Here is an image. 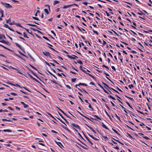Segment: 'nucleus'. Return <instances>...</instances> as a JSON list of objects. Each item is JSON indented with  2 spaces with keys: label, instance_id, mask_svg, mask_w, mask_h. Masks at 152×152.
I'll return each mask as SVG.
<instances>
[{
  "label": "nucleus",
  "instance_id": "39",
  "mask_svg": "<svg viewBox=\"0 0 152 152\" xmlns=\"http://www.w3.org/2000/svg\"><path fill=\"white\" fill-rule=\"evenodd\" d=\"M129 87L130 88H133L134 87L133 86L132 84L129 85Z\"/></svg>",
  "mask_w": 152,
  "mask_h": 152
},
{
  "label": "nucleus",
  "instance_id": "52",
  "mask_svg": "<svg viewBox=\"0 0 152 152\" xmlns=\"http://www.w3.org/2000/svg\"><path fill=\"white\" fill-rule=\"evenodd\" d=\"M102 66H103L106 68V69H109V68L107 66H106V65H103Z\"/></svg>",
  "mask_w": 152,
  "mask_h": 152
},
{
  "label": "nucleus",
  "instance_id": "31",
  "mask_svg": "<svg viewBox=\"0 0 152 152\" xmlns=\"http://www.w3.org/2000/svg\"><path fill=\"white\" fill-rule=\"evenodd\" d=\"M27 25L30 26H36V25L35 24H27Z\"/></svg>",
  "mask_w": 152,
  "mask_h": 152
},
{
  "label": "nucleus",
  "instance_id": "23",
  "mask_svg": "<svg viewBox=\"0 0 152 152\" xmlns=\"http://www.w3.org/2000/svg\"><path fill=\"white\" fill-rule=\"evenodd\" d=\"M77 62L80 64H81V65L83 64L82 62L80 60H77Z\"/></svg>",
  "mask_w": 152,
  "mask_h": 152
},
{
  "label": "nucleus",
  "instance_id": "19",
  "mask_svg": "<svg viewBox=\"0 0 152 152\" xmlns=\"http://www.w3.org/2000/svg\"><path fill=\"white\" fill-rule=\"evenodd\" d=\"M81 115L83 116H84V117H85L86 118H87L89 120H90V119L87 118V117H86V116H84V115L82 114L80 112H79V111H77Z\"/></svg>",
  "mask_w": 152,
  "mask_h": 152
},
{
  "label": "nucleus",
  "instance_id": "17",
  "mask_svg": "<svg viewBox=\"0 0 152 152\" xmlns=\"http://www.w3.org/2000/svg\"><path fill=\"white\" fill-rule=\"evenodd\" d=\"M0 13L1 14V17H4V16H3L4 11L2 10H0Z\"/></svg>",
  "mask_w": 152,
  "mask_h": 152
},
{
  "label": "nucleus",
  "instance_id": "1",
  "mask_svg": "<svg viewBox=\"0 0 152 152\" xmlns=\"http://www.w3.org/2000/svg\"><path fill=\"white\" fill-rule=\"evenodd\" d=\"M1 3L7 8H11L12 7L9 4L4 3L2 2H1Z\"/></svg>",
  "mask_w": 152,
  "mask_h": 152
},
{
  "label": "nucleus",
  "instance_id": "46",
  "mask_svg": "<svg viewBox=\"0 0 152 152\" xmlns=\"http://www.w3.org/2000/svg\"><path fill=\"white\" fill-rule=\"evenodd\" d=\"M76 80V78H72L71 79L72 81V82H74Z\"/></svg>",
  "mask_w": 152,
  "mask_h": 152
},
{
  "label": "nucleus",
  "instance_id": "18",
  "mask_svg": "<svg viewBox=\"0 0 152 152\" xmlns=\"http://www.w3.org/2000/svg\"><path fill=\"white\" fill-rule=\"evenodd\" d=\"M112 129L115 132V133L116 134H117L118 135H120V134L117 132V131H116L115 130V129H114L113 128H112Z\"/></svg>",
  "mask_w": 152,
  "mask_h": 152
},
{
  "label": "nucleus",
  "instance_id": "56",
  "mask_svg": "<svg viewBox=\"0 0 152 152\" xmlns=\"http://www.w3.org/2000/svg\"><path fill=\"white\" fill-rule=\"evenodd\" d=\"M45 6H47L48 7V9H49V10L50 11V6L48 5V4H46L45 5Z\"/></svg>",
  "mask_w": 152,
  "mask_h": 152
},
{
  "label": "nucleus",
  "instance_id": "24",
  "mask_svg": "<svg viewBox=\"0 0 152 152\" xmlns=\"http://www.w3.org/2000/svg\"><path fill=\"white\" fill-rule=\"evenodd\" d=\"M32 18L34 20H39V18H38L33 16Z\"/></svg>",
  "mask_w": 152,
  "mask_h": 152
},
{
  "label": "nucleus",
  "instance_id": "42",
  "mask_svg": "<svg viewBox=\"0 0 152 152\" xmlns=\"http://www.w3.org/2000/svg\"><path fill=\"white\" fill-rule=\"evenodd\" d=\"M102 83L104 84L105 86H107L108 88H109V86L106 83H104V82H102Z\"/></svg>",
  "mask_w": 152,
  "mask_h": 152
},
{
  "label": "nucleus",
  "instance_id": "30",
  "mask_svg": "<svg viewBox=\"0 0 152 152\" xmlns=\"http://www.w3.org/2000/svg\"><path fill=\"white\" fill-rule=\"evenodd\" d=\"M62 123H63V124H64L66 126V125L61 120V119L58 118H57Z\"/></svg>",
  "mask_w": 152,
  "mask_h": 152
},
{
  "label": "nucleus",
  "instance_id": "60",
  "mask_svg": "<svg viewBox=\"0 0 152 152\" xmlns=\"http://www.w3.org/2000/svg\"><path fill=\"white\" fill-rule=\"evenodd\" d=\"M17 131L18 132H25L23 130H17Z\"/></svg>",
  "mask_w": 152,
  "mask_h": 152
},
{
  "label": "nucleus",
  "instance_id": "8",
  "mask_svg": "<svg viewBox=\"0 0 152 152\" xmlns=\"http://www.w3.org/2000/svg\"><path fill=\"white\" fill-rule=\"evenodd\" d=\"M11 67L13 69H14L17 71L18 73L20 74H22V73L20 72V71L18 69L13 67L11 66Z\"/></svg>",
  "mask_w": 152,
  "mask_h": 152
},
{
  "label": "nucleus",
  "instance_id": "6",
  "mask_svg": "<svg viewBox=\"0 0 152 152\" xmlns=\"http://www.w3.org/2000/svg\"><path fill=\"white\" fill-rule=\"evenodd\" d=\"M43 53L46 56H50V53L48 52H43Z\"/></svg>",
  "mask_w": 152,
  "mask_h": 152
},
{
  "label": "nucleus",
  "instance_id": "26",
  "mask_svg": "<svg viewBox=\"0 0 152 152\" xmlns=\"http://www.w3.org/2000/svg\"><path fill=\"white\" fill-rule=\"evenodd\" d=\"M0 42H2V43H5V44H6L7 43V42L5 41V40H0Z\"/></svg>",
  "mask_w": 152,
  "mask_h": 152
},
{
  "label": "nucleus",
  "instance_id": "45",
  "mask_svg": "<svg viewBox=\"0 0 152 152\" xmlns=\"http://www.w3.org/2000/svg\"><path fill=\"white\" fill-rule=\"evenodd\" d=\"M81 44H82V45L83 46H84V44L83 42H80L79 43V46L80 47H81Z\"/></svg>",
  "mask_w": 152,
  "mask_h": 152
},
{
  "label": "nucleus",
  "instance_id": "22",
  "mask_svg": "<svg viewBox=\"0 0 152 152\" xmlns=\"http://www.w3.org/2000/svg\"><path fill=\"white\" fill-rule=\"evenodd\" d=\"M23 36L24 37H26L27 38H28V37L27 36V35L26 34V33L25 32H23Z\"/></svg>",
  "mask_w": 152,
  "mask_h": 152
},
{
  "label": "nucleus",
  "instance_id": "47",
  "mask_svg": "<svg viewBox=\"0 0 152 152\" xmlns=\"http://www.w3.org/2000/svg\"><path fill=\"white\" fill-rule=\"evenodd\" d=\"M103 45L104 46L106 44V42L104 40H103Z\"/></svg>",
  "mask_w": 152,
  "mask_h": 152
},
{
  "label": "nucleus",
  "instance_id": "25",
  "mask_svg": "<svg viewBox=\"0 0 152 152\" xmlns=\"http://www.w3.org/2000/svg\"><path fill=\"white\" fill-rule=\"evenodd\" d=\"M87 140L88 141V142L90 143L91 145H93V143L88 139V138L87 137H86Z\"/></svg>",
  "mask_w": 152,
  "mask_h": 152
},
{
  "label": "nucleus",
  "instance_id": "41",
  "mask_svg": "<svg viewBox=\"0 0 152 152\" xmlns=\"http://www.w3.org/2000/svg\"><path fill=\"white\" fill-rule=\"evenodd\" d=\"M88 74L90 76H91V77L92 78H93V79H94L95 78V77L93 76L92 75H91L89 73H88Z\"/></svg>",
  "mask_w": 152,
  "mask_h": 152
},
{
  "label": "nucleus",
  "instance_id": "20",
  "mask_svg": "<svg viewBox=\"0 0 152 152\" xmlns=\"http://www.w3.org/2000/svg\"><path fill=\"white\" fill-rule=\"evenodd\" d=\"M67 57H68V58H71V59H75V58L73 57H72V56H71L68 55H67Z\"/></svg>",
  "mask_w": 152,
  "mask_h": 152
},
{
  "label": "nucleus",
  "instance_id": "59",
  "mask_svg": "<svg viewBox=\"0 0 152 152\" xmlns=\"http://www.w3.org/2000/svg\"><path fill=\"white\" fill-rule=\"evenodd\" d=\"M83 4L86 5H87L88 4V2H83Z\"/></svg>",
  "mask_w": 152,
  "mask_h": 152
},
{
  "label": "nucleus",
  "instance_id": "28",
  "mask_svg": "<svg viewBox=\"0 0 152 152\" xmlns=\"http://www.w3.org/2000/svg\"><path fill=\"white\" fill-rule=\"evenodd\" d=\"M108 97L111 98V99H114V100L115 99V98H114L112 96L110 95H109V96H108Z\"/></svg>",
  "mask_w": 152,
  "mask_h": 152
},
{
  "label": "nucleus",
  "instance_id": "63",
  "mask_svg": "<svg viewBox=\"0 0 152 152\" xmlns=\"http://www.w3.org/2000/svg\"><path fill=\"white\" fill-rule=\"evenodd\" d=\"M90 84L92 85H94V83L93 82H91L90 83Z\"/></svg>",
  "mask_w": 152,
  "mask_h": 152
},
{
  "label": "nucleus",
  "instance_id": "2",
  "mask_svg": "<svg viewBox=\"0 0 152 152\" xmlns=\"http://www.w3.org/2000/svg\"><path fill=\"white\" fill-rule=\"evenodd\" d=\"M72 125L73 127L78 129H80V127L77 124L75 123H72Z\"/></svg>",
  "mask_w": 152,
  "mask_h": 152
},
{
  "label": "nucleus",
  "instance_id": "44",
  "mask_svg": "<svg viewBox=\"0 0 152 152\" xmlns=\"http://www.w3.org/2000/svg\"><path fill=\"white\" fill-rule=\"evenodd\" d=\"M30 66L32 68H33V69H35L36 70H37V69H36V68H35L33 66H32V65H31V64H29Z\"/></svg>",
  "mask_w": 152,
  "mask_h": 152
},
{
  "label": "nucleus",
  "instance_id": "5",
  "mask_svg": "<svg viewBox=\"0 0 152 152\" xmlns=\"http://www.w3.org/2000/svg\"><path fill=\"white\" fill-rule=\"evenodd\" d=\"M28 75H29V76L30 77L32 78L35 81H36V82H38V81L36 79H35V78H34L32 75H30V74H28Z\"/></svg>",
  "mask_w": 152,
  "mask_h": 152
},
{
  "label": "nucleus",
  "instance_id": "64",
  "mask_svg": "<svg viewBox=\"0 0 152 152\" xmlns=\"http://www.w3.org/2000/svg\"><path fill=\"white\" fill-rule=\"evenodd\" d=\"M140 126H144L145 125L144 124L142 123L141 124H140Z\"/></svg>",
  "mask_w": 152,
  "mask_h": 152
},
{
  "label": "nucleus",
  "instance_id": "21",
  "mask_svg": "<svg viewBox=\"0 0 152 152\" xmlns=\"http://www.w3.org/2000/svg\"><path fill=\"white\" fill-rule=\"evenodd\" d=\"M59 1H54L53 4L54 5H55V4H57L59 3Z\"/></svg>",
  "mask_w": 152,
  "mask_h": 152
},
{
  "label": "nucleus",
  "instance_id": "61",
  "mask_svg": "<svg viewBox=\"0 0 152 152\" xmlns=\"http://www.w3.org/2000/svg\"><path fill=\"white\" fill-rule=\"evenodd\" d=\"M8 109L10 110H13V109H12V108L11 107H8Z\"/></svg>",
  "mask_w": 152,
  "mask_h": 152
},
{
  "label": "nucleus",
  "instance_id": "27",
  "mask_svg": "<svg viewBox=\"0 0 152 152\" xmlns=\"http://www.w3.org/2000/svg\"><path fill=\"white\" fill-rule=\"evenodd\" d=\"M94 117H95L96 118H97L98 119H99V120H101V119L97 115H94L93 116Z\"/></svg>",
  "mask_w": 152,
  "mask_h": 152
},
{
  "label": "nucleus",
  "instance_id": "14",
  "mask_svg": "<svg viewBox=\"0 0 152 152\" xmlns=\"http://www.w3.org/2000/svg\"><path fill=\"white\" fill-rule=\"evenodd\" d=\"M102 126L105 128V129H107V130H109V129L108 128V127H107L106 126L104 125L103 123H102Z\"/></svg>",
  "mask_w": 152,
  "mask_h": 152
},
{
  "label": "nucleus",
  "instance_id": "49",
  "mask_svg": "<svg viewBox=\"0 0 152 152\" xmlns=\"http://www.w3.org/2000/svg\"><path fill=\"white\" fill-rule=\"evenodd\" d=\"M10 94L12 95H14V96H15V95H17V94L16 93H11Z\"/></svg>",
  "mask_w": 152,
  "mask_h": 152
},
{
  "label": "nucleus",
  "instance_id": "36",
  "mask_svg": "<svg viewBox=\"0 0 152 152\" xmlns=\"http://www.w3.org/2000/svg\"><path fill=\"white\" fill-rule=\"evenodd\" d=\"M43 38L44 39H46L47 40H48L50 42V41L49 40V39L46 37H45V36H43Z\"/></svg>",
  "mask_w": 152,
  "mask_h": 152
},
{
  "label": "nucleus",
  "instance_id": "35",
  "mask_svg": "<svg viewBox=\"0 0 152 152\" xmlns=\"http://www.w3.org/2000/svg\"><path fill=\"white\" fill-rule=\"evenodd\" d=\"M47 113L50 116H51L52 118H53L55 120H56L49 113Z\"/></svg>",
  "mask_w": 152,
  "mask_h": 152
},
{
  "label": "nucleus",
  "instance_id": "12",
  "mask_svg": "<svg viewBox=\"0 0 152 152\" xmlns=\"http://www.w3.org/2000/svg\"><path fill=\"white\" fill-rule=\"evenodd\" d=\"M80 85H83V86H87V84H86L80 83L78 85H76V86H75V87L76 88H77V86H80Z\"/></svg>",
  "mask_w": 152,
  "mask_h": 152
},
{
  "label": "nucleus",
  "instance_id": "29",
  "mask_svg": "<svg viewBox=\"0 0 152 152\" xmlns=\"http://www.w3.org/2000/svg\"><path fill=\"white\" fill-rule=\"evenodd\" d=\"M44 11H45V12H46V13L47 14H49V12H48V10H47V9H44Z\"/></svg>",
  "mask_w": 152,
  "mask_h": 152
},
{
  "label": "nucleus",
  "instance_id": "40",
  "mask_svg": "<svg viewBox=\"0 0 152 152\" xmlns=\"http://www.w3.org/2000/svg\"><path fill=\"white\" fill-rule=\"evenodd\" d=\"M93 31L94 32V33L96 34V35H98V32L97 31L94 30H93Z\"/></svg>",
  "mask_w": 152,
  "mask_h": 152
},
{
  "label": "nucleus",
  "instance_id": "50",
  "mask_svg": "<svg viewBox=\"0 0 152 152\" xmlns=\"http://www.w3.org/2000/svg\"><path fill=\"white\" fill-rule=\"evenodd\" d=\"M105 12L107 16H109L110 15L109 14L107 11H105Z\"/></svg>",
  "mask_w": 152,
  "mask_h": 152
},
{
  "label": "nucleus",
  "instance_id": "33",
  "mask_svg": "<svg viewBox=\"0 0 152 152\" xmlns=\"http://www.w3.org/2000/svg\"><path fill=\"white\" fill-rule=\"evenodd\" d=\"M11 21V20L10 18H9V19L7 20L6 21V23H9Z\"/></svg>",
  "mask_w": 152,
  "mask_h": 152
},
{
  "label": "nucleus",
  "instance_id": "37",
  "mask_svg": "<svg viewBox=\"0 0 152 152\" xmlns=\"http://www.w3.org/2000/svg\"><path fill=\"white\" fill-rule=\"evenodd\" d=\"M25 30L27 31L29 33V34H31V31H29V30L26 28H25Z\"/></svg>",
  "mask_w": 152,
  "mask_h": 152
},
{
  "label": "nucleus",
  "instance_id": "43",
  "mask_svg": "<svg viewBox=\"0 0 152 152\" xmlns=\"http://www.w3.org/2000/svg\"><path fill=\"white\" fill-rule=\"evenodd\" d=\"M126 104H127V105H128V106H129V107H131V108H132V107H131V106L130 105V104L129 103V102H126Z\"/></svg>",
  "mask_w": 152,
  "mask_h": 152
},
{
  "label": "nucleus",
  "instance_id": "48",
  "mask_svg": "<svg viewBox=\"0 0 152 152\" xmlns=\"http://www.w3.org/2000/svg\"><path fill=\"white\" fill-rule=\"evenodd\" d=\"M78 96V97L80 99L81 101L83 102H84V101H83V99H82L81 98V97L79 96Z\"/></svg>",
  "mask_w": 152,
  "mask_h": 152
},
{
  "label": "nucleus",
  "instance_id": "55",
  "mask_svg": "<svg viewBox=\"0 0 152 152\" xmlns=\"http://www.w3.org/2000/svg\"><path fill=\"white\" fill-rule=\"evenodd\" d=\"M51 32L54 34V35L55 36H56V34L53 31H51Z\"/></svg>",
  "mask_w": 152,
  "mask_h": 152
},
{
  "label": "nucleus",
  "instance_id": "57",
  "mask_svg": "<svg viewBox=\"0 0 152 152\" xmlns=\"http://www.w3.org/2000/svg\"><path fill=\"white\" fill-rule=\"evenodd\" d=\"M16 32L18 34H19L20 35H22V34L21 33H20V32H18L17 31H16Z\"/></svg>",
  "mask_w": 152,
  "mask_h": 152
},
{
  "label": "nucleus",
  "instance_id": "16",
  "mask_svg": "<svg viewBox=\"0 0 152 152\" xmlns=\"http://www.w3.org/2000/svg\"><path fill=\"white\" fill-rule=\"evenodd\" d=\"M15 45H16L18 47H19L21 49H22V47L19 44H18L17 43H15Z\"/></svg>",
  "mask_w": 152,
  "mask_h": 152
},
{
  "label": "nucleus",
  "instance_id": "34",
  "mask_svg": "<svg viewBox=\"0 0 152 152\" xmlns=\"http://www.w3.org/2000/svg\"><path fill=\"white\" fill-rule=\"evenodd\" d=\"M142 137L143 138H145V139H146L147 140H149V138L148 137H147L146 136H142Z\"/></svg>",
  "mask_w": 152,
  "mask_h": 152
},
{
  "label": "nucleus",
  "instance_id": "11",
  "mask_svg": "<svg viewBox=\"0 0 152 152\" xmlns=\"http://www.w3.org/2000/svg\"><path fill=\"white\" fill-rule=\"evenodd\" d=\"M4 27H5L6 28H8L10 30H11V31H12V30L10 27H9V26L7 24H4Z\"/></svg>",
  "mask_w": 152,
  "mask_h": 152
},
{
  "label": "nucleus",
  "instance_id": "10",
  "mask_svg": "<svg viewBox=\"0 0 152 152\" xmlns=\"http://www.w3.org/2000/svg\"><path fill=\"white\" fill-rule=\"evenodd\" d=\"M86 125L88 127V128H89L90 129H91L94 133H96L95 131L90 126H89L87 124H86Z\"/></svg>",
  "mask_w": 152,
  "mask_h": 152
},
{
  "label": "nucleus",
  "instance_id": "38",
  "mask_svg": "<svg viewBox=\"0 0 152 152\" xmlns=\"http://www.w3.org/2000/svg\"><path fill=\"white\" fill-rule=\"evenodd\" d=\"M125 97H126L129 98V99H130L131 100H133V99L131 97H128V96H126V95H125Z\"/></svg>",
  "mask_w": 152,
  "mask_h": 152
},
{
  "label": "nucleus",
  "instance_id": "32",
  "mask_svg": "<svg viewBox=\"0 0 152 152\" xmlns=\"http://www.w3.org/2000/svg\"><path fill=\"white\" fill-rule=\"evenodd\" d=\"M78 144L79 145H80L83 148H84V149H88V148L85 147H84V146H83V145H80V144H79V143H78Z\"/></svg>",
  "mask_w": 152,
  "mask_h": 152
},
{
  "label": "nucleus",
  "instance_id": "4",
  "mask_svg": "<svg viewBox=\"0 0 152 152\" xmlns=\"http://www.w3.org/2000/svg\"><path fill=\"white\" fill-rule=\"evenodd\" d=\"M20 103L22 104L23 105L24 107V108H26L27 107H28V105L25 104L24 102H21Z\"/></svg>",
  "mask_w": 152,
  "mask_h": 152
},
{
  "label": "nucleus",
  "instance_id": "7",
  "mask_svg": "<svg viewBox=\"0 0 152 152\" xmlns=\"http://www.w3.org/2000/svg\"><path fill=\"white\" fill-rule=\"evenodd\" d=\"M72 6H73V5H70V4L69 5H65L63 7V8L64 9H66V8H67L68 7H70Z\"/></svg>",
  "mask_w": 152,
  "mask_h": 152
},
{
  "label": "nucleus",
  "instance_id": "53",
  "mask_svg": "<svg viewBox=\"0 0 152 152\" xmlns=\"http://www.w3.org/2000/svg\"><path fill=\"white\" fill-rule=\"evenodd\" d=\"M66 86L69 89H71V87L68 85H66Z\"/></svg>",
  "mask_w": 152,
  "mask_h": 152
},
{
  "label": "nucleus",
  "instance_id": "54",
  "mask_svg": "<svg viewBox=\"0 0 152 152\" xmlns=\"http://www.w3.org/2000/svg\"><path fill=\"white\" fill-rule=\"evenodd\" d=\"M111 68L113 69L115 71V68L114 66H112Z\"/></svg>",
  "mask_w": 152,
  "mask_h": 152
},
{
  "label": "nucleus",
  "instance_id": "58",
  "mask_svg": "<svg viewBox=\"0 0 152 152\" xmlns=\"http://www.w3.org/2000/svg\"><path fill=\"white\" fill-rule=\"evenodd\" d=\"M32 74H33V75H34V76H36L37 77V78H38V77L34 73V72H32Z\"/></svg>",
  "mask_w": 152,
  "mask_h": 152
},
{
  "label": "nucleus",
  "instance_id": "62",
  "mask_svg": "<svg viewBox=\"0 0 152 152\" xmlns=\"http://www.w3.org/2000/svg\"><path fill=\"white\" fill-rule=\"evenodd\" d=\"M110 102L112 106L113 107H115V106L114 103L112 101H110Z\"/></svg>",
  "mask_w": 152,
  "mask_h": 152
},
{
  "label": "nucleus",
  "instance_id": "9",
  "mask_svg": "<svg viewBox=\"0 0 152 152\" xmlns=\"http://www.w3.org/2000/svg\"><path fill=\"white\" fill-rule=\"evenodd\" d=\"M80 69L84 72H86V71L85 70L86 69L85 68L81 66H80Z\"/></svg>",
  "mask_w": 152,
  "mask_h": 152
},
{
  "label": "nucleus",
  "instance_id": "3",
  "mask_svg": "<svg viewBox=\"0 0 152 152\" xmlns=\"http://www.w3.org/2000/svg\"><path fill=\"white\" fill-rule=\"evenodd\" d=\"M58 114L60 115L61 117V118H62L66 122V123L67 124H69V122L63 117V116L59 112H58Z\"/></svg>",
  "mask_w": 152,
  "mask_h": 152
},
{
  "label": "nucleus",
  "instance_id": "15",
  "mask_svg": "<svg viewBox=\"0 0 152 152\" xmlns=\"http://www.w3.org/2000/svg\"><path fill=\"white\" fill-rule=\"evenodd\" d=\"M3 131L4 132H12V131L10 129H5L3 130Z\"/></svg>",
  "mask_w": 152,
  "mask_h": 152
},
{
  "label": "nucleus",
  "instance_id": "13",
  "mask_svg": "<svg viewBox=\"0 0 152 152\" xmlns=\"http://www.w3.org/2000/svg\"><path fill=\"white\" fill-rule=\"evenodd\" d=\"M3 38L6 39L5 36L4 35L0 34V39H1Z\"/></svg>",
  "mask_w": 152,
  "mask_h": 152
},
{
  "label": "nucleus",
  "instance_id": "51",
  "mask_svg": "<svg viewBox=\"0 0 152 152\" xmlns=\"http://www.w3.org/2000/svg\"><path fill=\"white\" fill-rule=\"evenodd\" d=\"M31 29L33 31H37V29H36L35 28H31Z\"/></svg>",
  "mask_w": 152,
  "mask_h": 152
}]
</instances>
